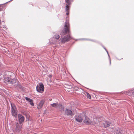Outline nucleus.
Wrapping results in <instances>:
<instances>
[{
  "label": "nucleus",
  "mask_w": 134,
  "mask_h": 134,
  "mask_svg": "<svg viewBox=\"0 0 134 134\" xmlns=\"http://www.w3.org/2000/svg\"><path fill=\"white\" fill-rule=\"evenodd\" d=\"M51 105L53 107L57 108V105H58V103H53L51 104Z\"/></svg>",
  "instance_id": "18"
},
{
  "label": "nucleus",
  "mask_w": 134,
  "mask_h": 134,
  "mask_svg": "<svg viewBox=\"0 0 134 134\" xmlns=\"http://www.w3.org/2000/svg\"><path fill=\"white\" fill-rule=\"evenodd\" d=\"M64 26V28L62 30L59 34L62 36L64 35L67 34V20H66Z\"/></svg>",
  "instance_id": "4"
},
{
  "label": "nucleus",
  "mask_w": 134,
  "mask_h": 134,
  "mask_svg": "<svg viewBox=\"0 0 134 134\" xmlns=\"http://www.w3.org/2000/svg\"><path fill=\"white\" fill-rule=\"evenodd\" d=\"M75 110L72 109V108L71 109H68V115H69L71 116H73L75 114Z\"/></svg>",
  "instance_id": "9"
},
{
  "label": "nucleus",
  "mask_w": 134,
  "mask_h": 134,
  "mask_svg": "<svg viewBox=\"0 0 134 134\" xmlns=\"http://www.w3.org/2000/svg\"><path fill=\"white\" fill-rule=\"evenodd\" d=\"M57 109H60V110L62 111L64 110V108L62 107V106L61 104H58V105H57Z\"/></svg>",
  "instance_id": "15"
},
{
  "label": "nucleus",
  "mask_w": 134,
  "mask_h": 134,
  "mask_svg": "<svg viewBox=\"0 0 134 134\" xmlns=\"http://www.w3.org/2000/svg\"><path fill=\"white\" fill-rule=\"evenodd\" d=\"M54 37L55 39H58L60 38V36L58 34H56L54 35Z\"/></svg>",
  "instance_id": "20"
},
{
  "label": "nucleus",
  "mask_w": 134,
  "mask_h": 134,
  "mask_svg": "<svg viewBox=\"0 0 134 134\" xmlns=\"http://www.w3.org/2000/svg\"><path fill=\"white\" fill-rule=\"evenodd\" d=\"M103 47V48H104V47H105L104 46H102Z\"/></svg>",
  "instance_id": "32"
},
{
  "label": "nucleus",
  "mask_w": 134,
  "mask_h": 134,
  "mask_svg": "<svg viewBox=\"0 0 134 134\" xmlns=\"http://www.w3.org/2000/svg\"><path fill=\"white\" fill-rule=\"evenodd\" d=\"M111 124L110 121H105L103 123V125L105 128L108 127L110 126V124Z\"/></svg>",
  "instance_id": "10"
},
{
  "label": "nucleus",
  "mask_w": 134,
  "mask_h": 134,
  "mask_svg": "<svg viewBox=\"0 0 134 134\" xmlns=\"http://www.w3.org/2000/svg\"><path fill=\"white\" fill-rule=\"evenodd\" d=\"M104 48L105 50V51H106V50H107L106 49L105 47H104Z\"/></svg>",
  "instance_id": "31"
},
{
  "label": "nucleus",
  "mask_w": 134,
  "mask_h": 134,
  "mask_svg": "<svg viewBox=\"0 0 134 134\" xmlns=\"http://www.w3.org/2000/svg\"><path fill=\"white\" fill-rule=\"evenodd\" d=\"M7 72L11 74V75L9 76V77H6L4 79V81L6 83H8L11 84L13 86L17 87L19 85V86H21L19 85V81L18 80L15 78V76L14 74L11 72L7 71Z\"/></svg>",
  "instance_id": "1"
},
{
  "label": "nucleus",
  "mask_w": 134,
  "mask_h": 134,
  "mask_svg": "<svg viewBox=\"0 0 134 134\" xmlns=\"http://www.w3.org/2000/svg\"><path fill=\"white\" fill-rule=\"evenodd\" d=\"M30 102V105L32 106H34V104L33 103V101L32 99H31V100L29 102Z\"/></svg>",
  "instance_id": "19"
},
{
  "label": "nucleus",
  "mask_w": 134,
  "mask_h": 134,
  "mask_svg": "<svg viewBox=\"0 0 134 134\" xmlns=\"http://www.w3.org/2000/svg\"><path fill=\"white\" fill-rule=\"evenodd\" d=\"M18 117L19 123L20 124H21L24 121L25 118L23 115L20 114H18Z\"/></svg>",
  "instance_id": "8"
},
{
  "label": "nucleus",
  "mask_w": 134,
  "mask_h": 134,
  "mask_svg": "<svg viewBox=\"0 0 134 134\" xmlns=\"http://www.w3.org/2000/svg\"><path fill=\"white\" fill-rule=\"evenodd\" d=\"M69 11H68V15L69 14Z\"/></svg>",
  "instance_id": "29"
},
{
  "label": "nucleus",
  "mask_w": 134,
  "mask_h": 134,
  "mask_svg": "<svg viewBox=\"0 0 134 134\" xmlns=\"http://www.w3.org/2000/svg\"><path fill=\"white\" fill-rule=\"evenodd\" d=\"M66 110L67 111V108H66Z\"/></svg>",
  "instance_id": "33"
},
{
  "label": "nucleus",
  "mask_w": 134,
  "mask_h": 134,
  "mask_svg": "<svg viewBox=\"0 0 134 134\" xmlns=\"http://www.w3.org/2000/svg\"><path fill=\"white\" fill-rule=\"evenodd\" d=\"M80 40H90V41H93V42H95V41H94V40H90V39H85V38H81V39H80Z\"/></svg>",
  "instance_id": "24"
},
{
  "label": "nucleus",
  "mask_w": 134,
  "mask_h": 134,
  "mask_svg": "<svg viewBox=\"0 0 134 134\" xmlns=\"http://www.w3.org/2000/svg\"><path fill=\"white\" fill-rule=\"evenodd\" d=\"M3 65L0 62V69L3 68Z\"/></svg>",
  "instance_id": "28"
},
{
  "label": "nucleus",
  "mask_w": 134,
  "mask_h": 134,
  "mask_svg": "<svg viewBox=\"0 0 134 134\" xmlns=\"http://www.w3.org/2000/svg\"><path fill=\"white\" fill-rule=\"evenodd\" d=\"M52 76V75H49V76L50 77H51Z\"/></svg>",
  "instance_id": "30"
},
{
  "label": "nucleus",
  "mask_w": 134,
  "mask_h": 134,
  "mask_svg": "<svg viewBox=\"0 0 134 134\" xmlns=\"http://www.w3.org/2000/svg\"><path fill=\"white\" fill-rule=\"evenodd\" d=\"M36 90L38 92H40L41 91H44V86L42 83H41L39 86L38 85L36 86Z\"/></svg>",
  "instance_id": "6"
},
{
  "label": "nucleus",
  "mask_w": 134,
  "mask_h": 134,
  "mask_svg": "<svg viewBox=\"0 0 134 134\" xmlns=\"http://www.w3.org/2000/svg\"><path fill=\"white\" fill-rule=\"evenodd\" d=\"M5 9L4 7H1V6L0 7V11L3 10L4 9Z\"/></svg>",
  "instance_id": "27"
},
{
  "label": "nucleus",
  "mask_w": 134,
  "mask_h": 134,
  "mask_svg": "<svg viewBox=\"0 0 134 134\" xmlns=\"http://www.w3.org/2000/svg\"><path fill=\"white\" fill-rule=\"evenodd\" d=\"M74 88L73 85L72 83H68V91L70 92V91H72Z\"/></svg>",
  "instance_id": "12"
},
{
  "label": "nucleus",
  "mask_w": 134,
  "mask_h": 134,
  "mask_svg": "<svg viewBox=\"0 0 134 134\" xmlns=\"http://www.w3.org/2000/svg\"><path fill=\"white\" fill-rule=\"evenodd\" d=\"M122 94L124 93L125 94L131 96V97H134V89L131 91H128L122 92Z\"/></svg>",
  "instance_id": "5"
},
{
  "label": "nucleus",
  "mask_w": 134,
  "mask_h": 134,
  "mask_svg": "<svg viewBox=\"0 0 134 134\" xmlns=\"http://www.w3.org/2000/svg\"><path fill=\"white\" fill-rule=\"evenodd\" d=\"M65 2L66 3L65 6V10L66 13V15H67V0H65Z\"/></svg>",
  "instance_id": "21"
},
{
  "label": "nucleus",
  "mask_w": 134,
  "mask_h": 134,
  "mask_svg": "<svg viewBox=\"0 0 134 134\" xmlns=\"http://www.w3.org/2000/svg\"><path fill=\"white\" fill-rule=\"evenodd\" d=\"M74 118L77 122H81L84 119L83 122L86 125H88L91 123V121L84 114H80L79 115H75Z\"/></svg>",
  "instance_id": "2"
},
{
  "label": "nucleus",
  "mask_w": 134,
  "mask_h": 134,
  "mask_svg": "<svg viewBox=\"0 0 134 134\" xmlns=\"http://www.w3.org/2000/svg\"><path fill=\"white\" fill-rule=\"evenodd\" d=\"M45 101L43 100H41L39 104L37 105V108L38 109H41L43 107Z\"/></svg>",
  "instance_id": "13"
},
{
  "label": "nucleus",
  "mask_w": 134,
  "mask_h": 134,
  "mask_svg": "<svg viewBox=\"0 0 134 134\" xmlns=\"http://www.w3.org/2000/svg\"><path fill=\"white\" fill-rule=\"evenodd\" d=\"M25 99L26 100L29 102L31 100V99L27 97H25Z\"/></svg>",
  "instance_id": "25"
},
{
  "label": "nucleus",
  "mask_w": 134,
  "mask_h": 134,
  "mask_svg": "<svg viewBox=\"0 0 134 134\" xmlns=\"http://www.w3.org/2000/svg\"><path fill=\"white\" fill-rule=\"evenodd\" d=\"M106 51L107 53V54L108 55V57H109V61H110V64H111V59H110V56L109 55V53H108V51H107V50H106Z\"/></svg>",
  "instance_id": "22"
},
{
  "label": "nucleus",
  "mask_w": 134,
  "mask_h": 134,
  "mask_svg": "<svg viewBox=\"0 0 134 134\" xmlns=\"http://www.w3.org/2000/svg\"><path fill=\"white\" fill-rule=\"evenodd\" d=\"M73 1V0H68V11L70 9L69 5L71 4V3Z\"/></svg>",
  "instance_id": "16"
},
{
  "label": "nucleus",
  "mask_w": 134,
  "mask_h": 134,
  "mask_svg": "<svg viewBox=\"0 0 134 134\" xmlns=\"http://www.w3.org/2000/svg\"><path fill=\"white\" fill-rule=\"evenodd\" d=\"M86 93L87 94V98L90 99H91V96L90 94L86 92Z\"/></svg>",
  "instance_id": "23"
},
{
  "label": "nucleus",
  "mask_w": 134,
  "mask_h": 134,
  "mask_svg": "<svg viewBox=\"0 0 134 134\" xmlns=\"http://www.w3.org/2000/svg\"><path fill=\"white\" fill-rule=\"evenodd\" d=\"M18 122L16 123V127L15 128V130L16 131L19 132L21 130L22 126Z\"/></svg>",
  "instance_id": "11"
},
{
  "label": "nucleus",
  "mask_w": 134,
  "mask_h": 134,
  "mask_svg": "<svg viewBox=\"0 0 134 134\" xmlns=\"http://www.w3.org/2000/svg\"><path fill=\"white\" fill-rule=\"evenodd\" d=\"M11 114L12 116H14L15 118L17 117L18 114V110L17 109L14 104H11Z\"/></svg>",
  "instance_id": "3"
},
{
  "label": "nucleus",
  "mask_w": 134,
  "mask_h": 134,
  "mask_svg": "<svg viewBox=\"0 0 134 134\" xmlns=\"http://www.w3.org/2000/svg\"><path fill=\"white\" fill-rule=\"evenodd\" d=\"M66 41H67V37H64L62 38L61 42L63 43H64Z\"/></svg>",
  "instance_id": "17"
},
{
  "label": "nucleus",
  "mask_w": 134,
  "mask_h": 134,
  "mask_svg": "<svg viewBox=\"0 0 134 134\" xmlns=\"http://www.w3.org/2000/svg\"><path fill=\"white\" fill-rule=\"evenodd\" d=\"M2 27L3 28V30H7V28L5 25H3Z\"/></svg>",
  "instance_id": "26"
},
{
  "label": "nucleus",
  "mask_w": 134,
  "mask_h": 134,
  "mask_svg": "<svg viewBox=\"0 0 134 134\" xmlns=\"http://www.w3.org/2000/svg\"><path fill=\"white\" fill-rule=\"evenodd\" d=\"M70 27L68 21V42L71 39H73L72 37H71L70 35Z\"/></svg>",
  "instance_id": "7"
},
{
  "label": "nucleus",
  "mask_w": 134,
  "mask_h": 134,
  "mask_svg": "<svg viewBox=\"0 0 134 134\" xmlns=\"http://www.w3.org/2000/svg\"><path fill=\"white\" fill-rule=\"evenodd\" d=\"M116 134H122L123 133L122 131L119 128H117L115 131Z\"/></svg>",
  "instance_id": "14"
}]
</instances>
